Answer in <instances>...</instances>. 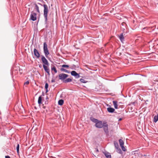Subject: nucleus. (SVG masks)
<instances>
[{
	"mask_svg": "<svg viewBox=\"0 0 158 158\" xmlns=\"http://www.w3.org/2000/svg\"><path fill=\"white\" fill-rule=\"evenodd\" d=\"M69 75L64 73H61L58 75L59 79L64 83H67L72 81V79L70 78L66 79Z\"/></svg>",
	"mask_w": 158,
	"mask_h": 158,
	"instance_id": "1",
	"label": "nucleus"
},
{
	"mask_svg": "<svg viewBox=\"0 0 158 158\" xmlns=\"http://www.w3.org/2000/svg\"><path fill=\"white\" fill-rule=\"evenodd\" d=\"M43 6L44 8V17L45 20L46 22L47 20V16L48 11V7L47 5L46 4H44Z\"/></svg>",
	"mask_w": 158,
	"mask_h": 158,
	"instance_id": "2",
	"label": "nucleus"
},
{
	"mask_svg": "<svg viewBox=\"0 0 158 158\" xmlns=\"http://www.w3.org/2000/svg\"><path fill=\"white\" fill-rule=\"evenodd\" d=\"M103 131L106 135H108V126L106 122H104L103 126L102 127Z\"/></svg>",
	"mask_w": 158,
	"mask_h": 158,
	"instance_id": "3",
	"label": "nucleus"
},
{
	"mask_svg": "<svg viewBox=\"0 0 158 158\" xmlns=\"http://www.w3.org/2000/svg\"><path fill=\"white\" fill-rule=\"evenodd\" d=\"M104 122L102 123L101 121L98 120L95 124V126L99 128H101L103 126Z\"/></svg>",
	"mask_w": 158,
	"mask_h": 158,
	"instance_id": "4",
	"label": "nucleus"
},
{
	"mask_svg": "<svg viewBox=\"0 0 158 158\" xmlns=\"http://www.w3.org/2000/svg\"><path fill=\"white\" fill-rule=\"evenodd\" d=\"M41 56V60L43 64H45V65H49V64L47 60V59L43 55H42Z\"/></svg>",
	"mask_w": 158,
	"mask_h": 158,
	"instance_id": "5",
	"label": "nucleus"
},
{
	"mask_svg": "<svg viewBox=\"0 0 158 158\" xmlns=\"http://www.w3.org/2000/svg\"><path fill=\"white\" fill-rule=\"evenodd\" d=\"M36 14L34 13L33 11L32 12L30 15V20L33 21L36 20L37 19Z\"/></svg>",
	"mask_w": 158,
	"mask_h": 158,
	"instance_id": "6",
	"label": "nucleus"
},
{
	"mask_svg": "<svg viewBox=\"0 0 158 158\" xmlns=\"http://www.w3.org/2000/svg\"><path fill=\"white\" fill-rule=\"evenodd\" d=\"M34 54L35 56L37 58H39L40 57V54L38 50L36 48H34Z\"/></svg>",
	"mask_w": 158,
	"mask_h": 158,
	"instance_id": "7",
	"label": "nucleus"
},
{
	"mask_svg": "<svg viewBox=\"0 0 158 158\" xmlns=\"http://www.w3.org/2000/svg\"><path fill=\"white\" fill-rule=\"evenodd\" d=\"M43 66L45 71L46 72L48 75H50V70L46 65L43 64Z\"/></svg>",
	"mask_w": 158,
	"mask_h": 158,
	"instance_id": "8",
	"label": "nucleus"
},
{
	"mask_svg": "<svg viewBox=\"0 0 158 158\" xmlns=\"http://www.w3.org/2000/svg\"><path fill=\"white\" fill-rule=\"evenodd\" d=\"M44 49V52L46 58H48V55L49 54V53L48 48H45Z\"/></svg>",
	"mask_w": 158,
	"mask_h": 158,
	"instance_id": "9",
	"label": "nucleus"
},
{
	"mask_svg": "<svg viewBox=\"0 0 158 158\" xmlns=\"http://www.w3.org/2000/svg\"><path fill=\"white\" fill-rule=\"evenodd\" d=\"M107 111L110 113H113L115 111V109L111 107L110 106L107 108Z\"/></svg>",
	"mask_w": 158,
	"mask_h": 158,
	"instance_id": "10",
	"label": "nucleus"
},
{
	"mask_svg": "<svg viewBox=\"0 0 158 158\" xmlns=\"http://www.w3.org/2000/svg\"><path fill=\"white\" fill-rule=\"evenodd\" d=\"M113 103L114 107L115 109H117L118 108V102L116 101H113Z\"/></svg>",
	"mask_w": 158,
	"mask_h": 158,
	"instance_id": "11",
	"label": "nucleus"
},
{
	"mask_svg": "<svg viewBox=\"0 0 158 158\" xmlns=\"http://www.w3.org/2000/svg\"><path fill=\"white\" fill-rule=\"evenodd\" d=\"M104 154L106 158H111V156L110 153L106 152H104Z\"/></svg>",
	"mask_w": 158,
	"mask_h": 158,
	"instance_id": "12",
	"label": "nucleus"
},
{
	"mask_svg": "<svg viewBox=\"0 0 158 158\" xmlns=\"http://www.w3.org/2000/svg\"><path fill=\"white\" fill-rule=\"evenodd\" d=\"M158 121V113L157 114V115H155L154 116L153 119V122L155 123L157 122Z\"/></svg>",
	"mask_w": 158,
	"mask_h": 158,
	"instance_id": "13",
	"label": "nucleus"
},
{
	"mask_svg": "<svg viewBox=\"0 0 158 158\" xmlns=\"http://www.w3.org/2000/svg\"><path fill=\"white\" fill-rule=\"evenodd\" d=\"M90 120L93 122L96 123L97 121H98V120L94 118L93 117H91L90 118Z\"/></svg>",
	"mask_w": 158,
	"mask_h": 158,
	"instance_id": "14",
	"label": "nucleus"
},
{
	"mask_svg": "<svg viewBox=\"0 0 158 158\" xmlns=\"http://www.w3.org/2000/svg\"><path fill=\"white\" fill-rule=\"evenodd\" d=\"M42 97H41V96H40L39 97L38 99V103L39 104H42Z\"/></svg>",
	"mask_w": 158,
	"mask_h": 158,
	"instance_id": "15",
	"label": "nucleus"
},
{
	"mask_svg": "<svg viewBox=\"0 0 158 158\" xmlns=\"http://www.w3.org/2000/svg\"><path fill=\"white\" fill-rule=\"evenodd\" d=\"M35 5V7H34V9L36 10L37 11V12H38V13H40V11L39 10V7L36 4H34Z\"/></svg>",
	"mask_w": 158,
	"mask_h": 158,
	"instance_id": "16",
	"label": "nucleus"
},
{
	"mask_svg": "<svg viewBox=\"0 0 158 158\" xmlns=\"http://www.w3.org/2000/svg\"><path fill=\"white\" fill-rule=\"evenodd\" d=\"M116 149V152L120 154H122L123 153V152L121 149L119 148V147L118 148H115Z\"/></svg>",
	"mask_w": 158,
	"mask_h": 158,
	"instance_id": "17",
	"label": "nucleus"
},
{
	"mask_svg": "<svg viewBox=\"0 0 158 158\" xmlns=\"http://www.w3.org/2000/svg\"><path fill=\"white\" fill-rule=\"evenodd\" d=\"M64 102V101L63 99L59 100L58 102V104L59 105L62 106L63 105Z\"/></svg>",
	"mask_w": 158,
	"mask_h": 158,
	"instance_id": "18",
	"label": "nucleus"
},
{
	"mask_svg": "<svg viewBox=\"0 0 158 158\" xmlns=\"http://www.w3.org/2000/svg\"><path fill=\"white\" fill-rule=\"evenodd\" d=\"M119 142L120 147L124 145V143L122 139H120Z\"/></svg>",
	"mask_w": 158,
	"mask_h": 158,
	"instance_id": "19",
	"label": "nucleus"
},
{
	"mask_svg": "<svg viewBox=\"0 0 158 158\" xmlns=\"http://www.w3.org/2000/svg\"><path fill=\"white\" fill-rule=\"evenodd\" d=\"M71 74L72 76L75 77L77 73L75 71H72L71 72Z\"/></svg>",
	"mask_w": 158,
	"mask_h": 158,
	"instance_id": "20",
	"label": "nucleus"
},
{
	"mask_svg": "<svg viewBox=\"0 0 158 158\" xmlns=\"http://www.w3.org/2000/svg\"><path fill=\"white\" fill-rule=\"evenodd\" d=\"M51 70L52 71H53L55 73H57L56 69V67L54 66L51 67Z\"/></svg>",
	"mask_w": 158,
	"mask_h": 158,
	"instance_id": "21",
	"label": "nucleus"
},
{
	"mask_svg": "<svg viewBox=\"0 0 158 158\" xmlns=\"http://www.w3.org/2000/svg\"><path fill=\"white\" fill-rule=\"evenodd\" d=\"M60 70L61 71H64L65 72H66V73H70V71L64 69V68H61L60 69Z\"/></svg>",
	"mask_w": 158,
	"mask_h": 158,
	"instance_id": "22",
	"label": "nucleus"
},
{
	"mask_svg": "<svg viewBox=\"0 0 158 158\" xmlns=\"http://www.w3.org/2000/svg\"><path fill=\"white\" fill-rule=\"evenodd\" d=\"M114 145L115 148H118L119 147L118 143L116 141H114Z\"/></svg>",
	"mask_w": 158,
	"mask_h": 158,
	"instance_id": "23",
	"label": "nucleus"
},
{
	"mask_svg": "<svg viewBox=\"0 0 158 158\" xmlns=\"http://www.w3.org/2000/svg\"><path fill=\"white\" fill-rule=\"evenodd\" d=\"M80 81L82 83H85L87 82V81H85L84 79L81 78L80 80Z\"/></svg>",
	"mask_w": 158,
	"mask_h": 158,
	"instance_id": "24",
	"label": "nucleus"
},
{
	"mask_svg": "<svg viewBox=\"0 0 158 158\" xmlns=\"http://www.w3.org/2000/svg\"><path fill=\"white\" fill-rule=\"evenodd\" d=\"M19 145L18 143H17V146H16V150L17 153L18 154L19 153Z\"/></svg>",
	"mask_w": 158,
	"mask_h": 158,
	"instance_id": "25",
	"label": "nucleus"
},
{
	"mask_svg": "<svg viewBox=\"0 0 158 158\" xmlns=\"http://www.w3.org/2000/svg\"><path fill=\"white\" fill-rule=\"evenodd\" d=\"M119 37L120 40H122L124 39L123 33L121 34L119 36Z\"/></svg>",
	"mask_w": 158,
	"mask_h": 158,
	"instance_id": "26",
	"label": "nucleus"
},
{
	"mask_svg": "<svg viewBox=\"0 0 158 158\" xmlns=\"http://www.w3.org/2000/svg\"><path fill=\"white\" fill-rule=\"evenodd\" d=\"M62 68H68L69 67V66L68 65H66V64H63L62 65Z\"/></svg>",
	"mask_w": 158,
	"mask_h": 158,
	"instance_id": "27",
	"label": "nucleus"
},
{
	"mask_svg": "<svg viewBox=\"0 0 158 158\" xmlns=\"http://www.w3.org/2000/svg\"><path fill=\"white\" fill-rule=\"evenodd\" d=\"M47 48V45L46 42H44V47L43 49Z\"/></svg>",
	"mask_w": 158,
	"mask_h": 158,
	"instance_id": "28",
	"label": "nucleus"
},
{
	"mask_svg": "<svg viewBox=\"0 0 158 158\" xmlns=\"http://www.w3.org/2000/svg\"><path fill=\"white\" fill-rule=\"evenodd\" d=\"M48 84L47 82H46L45 83V89H48Z\"/></svg>",
	"mask_w": 158,
	"mask_h": 158,
	"instance_id": "29",
	"label": "nucleus"
},
{
	"mask_svg": "<svg viewBox=\"0 0 158 158\" xmlns=\"http://www.w3.org/2000/svg\"><path fill=\"white\" fill-rule=\"evenodd\" d=\"M121 148H122V150L123 151L125 152L126 151V149L124 147V145L123 146H121Z\"/></svg>",
	"mask_w": 158,
	"mask_h": 158,
	"instance_id": "30",
	"label": "nucleus"
},
{
	"mask_svg": "<svg viewBox=\"0 0 158 158\" xmlns=\"http://www.w3.org/2000/svg\"><path fill=\"white\" fill-rule=\"evenodd\" d=\"M72 69H75L77 68L76 66L74 64H73L72 65Z\"/></svg>",
	"mask_w": 158,
	"mask_h": 158,
	"instance_id": "31",
	"label": "nucleus"
},
{
	"mask_svg": "<svg viewBox=\"0 0 158 158\" xmlns=\"http://www.w3.org/2000/svg\"><path fill=\"white\" fill-rule=\"evenodd\" d=\"M80 77V76L79 75V74L77 73V74L76 75L75 77L76 78H77Z\"/></svg>",
	"mask_w": 158,
	"mask_h": 158,
	"instance_id": "32",
	"label": "nucleus"
},
{
	"mask_svg": "<svg viewBox=\"0 0 158 158\" xmlns=\"http://www.w3.org/2000/svg\"><path fill=\"white\" fill-rule=\"evenodd\" d=\"M29 82L28 81H27L26 82L24 83V84L28 85L29 84Z\"/></svg>",
	"mask_w": 158,
	"mask_h": 158,
	"instance_id": "33",
	"label": "nucleus"
},
{
	"mask_svg": "<svg viewBox=\"0 0 158 158\" xmlns=\"http://www.w3.org/2000/svg\"><path fill=\"white\" fill-rule=\"evenodd\" d=\"M55 79H54L53 78H52V80H51V82L52 83H53V82H55Z\"/></svg>",
	"mask_w": 158,
	"mask_h": 158,
	"instance_id": "34",
	"label": "nucleus"
},
{
	"mask_svg": "<svg viewBox=\"0 0 158 158\" xmlns=\"http://www.w3.org/2000/svg\"><path fill=\"white\" fill-rule=\"evenodd\" d=\"M5 158H11L9 156H5Z\"/></svg>",
	"mask_w": 158,
	"mask_h": 158,
	"instance_id": "35",
	"label": "nucleus"
},
{
	"mask_svg": "<svg viewBox=\"0 0 158 158\" xmlns=\"http://www.w3.org/2000/svg\"><path fill=\"white\" fill-rule=\"evenodd\" d=\"M95 149H96V152H99V150L97 148H95Z\"/></svg>",
	"mask_w": 158,
	"mask_h": 158,
	"instance_id": "36",
	"label": "nucleus"
},
{
	"mask_svg": "<svg viewBox=\"0 0 158 158\" xmlns=\"http://www.w3.org/2000/svg\"><path fill=\"white\" fill-rule=\"evenodd\" d=\"M44 92L43 91V92L42 93V95H41V97H42V96H44Z\"/></svg>",
	"mask_w": 158,
	"mask_h": 158,
	"instance_id": "37",
	"label": "nucleus"
},
{
	"mask_svg": "<svg viewBox=\"0 0 158 158\" xmlns=\"http://www.w3.org/2000/svg\"><path fill=\"white\" fill-rule=\"evenodd\" d=\"M44 104H48V100H47L46 101H45Z\"/></svg>",
	"mask_w": 158,
	"mask_h": 158,
	"instance_id": "38",
	"label": "nucleus"
},
{
	"mask_svg": "<svg viewBox=\"0 0 158 158\" xmlns=\"http://www.w3.org/2000/svg\"><path fill=\"white\" fill-rule=\"evenodd\" d=\"M125 40H120L121 41L122 43H124V41Z\"/></svg>",
	"mask_w": 158,
	"mask_h": 158,
	"instance_id": "39",
	"label": "nucleus"
},
{
	"mask_svg": "<svg viewBox=\"0 0 158 158\" xmlns=\"http://www.w3.org/2000/svg\"><path fill=\"white\" fill-rule=\"evenodd\" d=\"M46 89V93H47L48 91V89Z\"/></svg>",
	"mask_w": 158,
	"mask_h": 158,
	"instance_id": "40",
	"label": "nucleus"
},
{
	"mask_svg": "<svg viewBox=\"0 0 158 158\" xmlns=\"http://www.w3.org/2000/svg\"><path fill=\"white\" fill-rule=\"evenodd\" d=\"M122 25H126V24L125 23H122Z\"/></svg>",
	"mask_w": 158,
	"mask_h": 158,
	"instance_id": "41",
	"label": "nucleus"
},
{
	"mask_svg": "<svg viewBox=\"0 0 158 158\" xmlns=\"http://www.w3.org/2000/svg\"><path fill=\"white\" fill-rule=\"evenodd\" d=\"M122 120V118H120L119 119L118 121H121Z\"/></svg>",
	"mask_w": 158,
	"mask_h": 158,
	"instance_id": "42",
	"label": "nucleus"
},
{
	"mask_svg": "<svg viewBox=\"0 0 158 158\" xmlns=\"http://www.w3.org/2000/svg\"><path fill=\"white\" fill-rule=\"evenodd\" d=\"M46 99L47 100L49 99V98H48V96H47L46 97Z\"/></svg>",
	"mask_w": 158,
	"mask_h": 158,
	"instance_id": "43",
	"label": "nucleus"
},
{
	"mask_svg": "<svg viewBox=\"0 0 158 158\" xmlns=\"http://www.w3.org/2000/svg\"><path fill=\"white\" fill-rule=\"evenodd\" d=\"M39 67H40V68H41V67H42V66L41 65H39Z\"/></svg>",
	"mask_w": 158,
	"mask_h": 158,
	"instance_id": "44",
	"label": "nucleus"
},
{
	"mask_svg": "<svg viewBox=\"0 0 158 158\" xmlns=\"http://www.w3.org/2000/svg\"><path fill=\"white\" fill-rule=\"evenodd\" d=\"M70 3H71V5H73V4H74L73 3H72V2H71Z\"/></svg>",
	"mask_w": 158,
	"mask_h": 158,
	"instance_id": "45",
	"label": "nucleus"
},
{
	"mask_svg": "<svg viewBox=\"0 0 158 158\" xmlns=\"http://www.w3.org/2000/svg\"><path fill=\"white\" fill-rule=\"evenodd\" d=\"M75 1H76V0H73V2H75Z\"/></svg>",
	"mask_w": 158,
	"mask_h": 158,
	"instance_id": "46",
	"label": "nucleus"
},
{
	"mask_svg": "<svg viewBox=\"0 0 158 158\" xmlns=\"http://www.w3.org/2000/svg\"><path fill=\"white\" fill-rule=\"evenodd\" d=\"M33 40H32V43H33Z\"/></svg>",
	"mask_w": 158,
	"mask_h": 158,
	"instance_id": "47",
	"label": "nucleus"
},
{
	"mask_svg": "<svg viewBox=\"0 0 158 158\" xmlns=\"http://www.w3.org/2000/svg\"><path fill=\"white\" fill-rule=\"evenodd\" d=\"M34 108H35V109H36V108L35 106V107H34Z\"/></svg>",
	"mask_w": 158,
	"mask_h": 158,
	"instance_id": "48",
	"label": "nucleus"
},
{
	"mask_svg": "<svg viewBox=\"0 0 158 158\" xmlns=\"http://www.w3.org/2000/svg\"><path fill=\"white\" fill-rule=\"evenodd\" d=\"M43 108H44L45 109V106H44V107H43Z\"/></svg>",
	"mask_w": 158,
	"mask_h": 158,
	"instance_id": "49",
	"label": "nucleus"
},
{
	"mask_svg": "<svg viewBox=\"0 0 158 158\" xmlns=\"http://www.w3.org/2000/svg\"><path fill=\"white\" fill-rule=\"evenodd\" d=\"M151 27H149V28H148V29H151Z\"/></svg>",
	"mask_w": 158,
	"mask_h": 158,
	"instance_id": "50",
	"label": "nucleus"
},
{
	"mask_svg": "<svg viewBox=\"0 0 158 158\" xmlns=\"http://www.w3.org/2000/svg\"><path fill=\"white\" fill-rule=\"evenodd\" d=\"M157 81H158V80H157Z\"/></svg>",
	"mask_w": 158,
	"mask_h": 158,
	"instance_id": "51",
	"label": "nucleus"
}]
</instances>
